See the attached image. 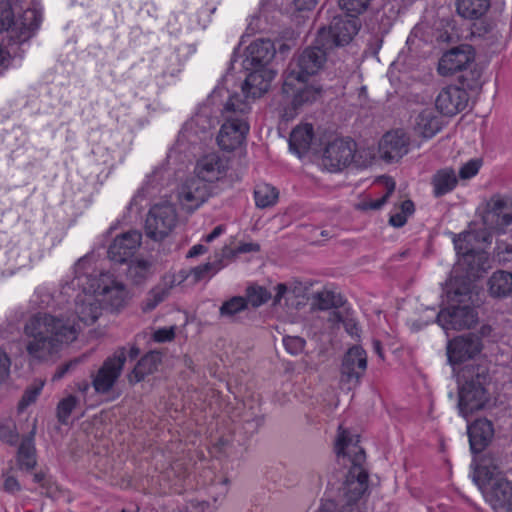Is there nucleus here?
I'll return each mask as SVG.
<instances>
[{
    "label": "nucleus",
    "instance_id": "obj_12",
    "mask_svg": "<svg viewBox=\"0 0 512 512\" xmlns=\"http://www.w3.org/2000/svg\"><path fill=\"white\" fill-rule=\"evenodd\" d=\"M367 369V354L360 346H352L344 354L340 367V382L348 389L358 386Z\"/></svg>",
    "mask_w": 512,
    "mask_h": 512
},
{
    "label": "nucleus",
    "instance_id": "obj_50",
    "mask_svg": "<svg viewBox=\"0 0 512 512\" xmlns=\"http://www.w3.org/2000/svg\"><path fill=\"white\" fill-rule=\"evenodd\" d=\"M297 289H298L297 286L292 287V286H288L287 284H284V283H279L275 287L276 293L274 295L273 305H280L282 299L285 298L286 295H289V294L296 295Z\"/></svg>",
    "mask_w": 512,
    "mask_h": 512
},
{
    "label": "nucleus",
    "instance_id": "obj_41",
    "mask_svg": "<svg viewBox=\"0 0 512 512\" xmlns=\"http://www.w3.org/2000/svg\"><path fill=\"white\" fill-rule=\"evenodd\" d=\"M78 404V399L74 395L63 398L57 405V418L62 424H67L68 419Z\"/></svg>",
    "mask_w": 512,
    "mask_h": 512
},
{
    "label": "nucleus",
    "instance_id": "obj_27",
    "mask_svg": "<svg viewBox=\"0 0 512 512\" xmlns=\"http://www.w3.org/2000/svg\"><path fill=\"white\" fill-rule=\"evenodd\" d=\"M162 355L158 351H150L145 354L128 375L130 383H138L146 376L154 373L161 363Z\"/></svg>",
    "mask_w": 512,
    "mask_h": 512
},
{
    "label": "nucleus",
    "instance_id": "obj_60",
    "mask_svg": "<svg viewBox=\"0 0 512 512\" xmlns=\"http://www.w3.org/2000/svg\"><path fill=\"white\" fill-rule=\"evenodd\" d=\"M207 252V247L202 244H196L191 247L187 253L188 258L197 257Z\"/></svg>",
    "mask_w": 512,
    "mask_h": 512
},
{
    "label": "nucleus",
    "instance_id": "obj_25",
    "mask_svg": "<svg viewBox=\"0 0 512 512\" xmlns=\"http://www.w3.org/2000/svg\"><path fill=\"white\" fill-rule=\"evenodd\" d=\"M476 240V234L474 232H463L454 238V246L457 254L461 257L459 263H469L477 261V266H472V270L483 267L487 260V255L481 250H477L473 246V242Z\"/></svg>",
    "mask_w": 512,
    "mask_h": 512
},
{
    "label": "nucleus",
    "instance_id": "obj_52",
    "mask_svg": "<svg viewBox=\"0 0 512 512\" xmlns=\"http://www.w3.org/2000/svg\"><path fill=\"white\" fill-rule=\"evenodd\" d=\"M260 250V245L257 243H242L240 244L234 251H230L227 247L223 249V254L227 255V252L229 251L233 255L236 254H242V253H249V252H258Z\"/></svg>",
    "mask_w": 512,
    "mask_h": 512
},
{
    "label": "nucleus",
    "instance_id": "obj_39",
    "mask_svg": "<svg viewBox=\"0 0 512 512\" xmlns=\"http://www.w3.org/2000/svg\"><path fill=\"white\" fill-rule=\"evenodd\" d=\"M271 297V293L266 288L253 285L247 288L246 297L244 298L247 301V305L250 304L256 308L268 302Z\"/></svg>",
    "mask_w": 512,
    "mask_h": 512
},
{
    "label": "nucleus",
    "instance_id": "obj_53",
    "mask_svg": "<svg viewBox=\"0 0 512 512\" xmlns=\"http://www.w3.org/2000/svg\"><path fill=\"white\" fill-rule=\"evenodd\" d=\"M3 478H4L3 487L6 492L14 494L21 490V485H20L19 481L14 476L4 473Z\"/></svg>",
    "mask_w": 512,
    "mask_h": 512
},
{
    "label": "nucleus",
    "instance_id": "obj_3",
    "mask_svg": "<svg viewBox=\"0 0 512 512\" xmlns=\"http://www.w3.org/2000/svg\"><path fill=\"white\" fill-rule=\"evenodd\" d=\"M252 107L248 101L234 93L225 101L221 117L223 124L217 135V143L222 150L233 151L244 142L250 126L249 117Z\"/></svg>",
    "mask_w": 512,
    "mask_h": 512
},
{
    "label": "nucleus",
    "instance_id": "obj_54",
    "mask_svg": "<svg viewBox=\"0 0 512 512\" xmlns=\"http://www.w3.org/2000/svg\"><path fill=\"white\" fill-rule=\"evenodd\" d=\"M175 336L173 328H160L153 334V339L155 342L163 343L167 341H171Z\"/></svg>",
    "mask_w": 512,
    "mask_h": 512
},
{
    "label": "nucleus",
    "instance_id": "obj_37",
    "mask_svg": "<svg viewBox=\"0 0 512 512\" xmlns=\"http://www.w3.org/2000/svg\"><path fill=\"white\" fill-rule=\"evenodd\" d=\"M313 305L318 310L337 309L343 305V299L339 294L325 290L316 293Z\"/></svg>",
    "mask_w": 512,
    "mask_h": 512
},
{
    "label": "nucleus",
    "instance_id": "obj_15",
    "mask_svg": "<svg viewBox=\"0 0 512 512\" xmlns=\"http://www.w3.org/2000/svg\"><path fill=\"white\" fill-rule=\"evenodd\" d=\"M248 71L250 72L241 86L239 95L242 100L251 104L269 90L275 73L269 68H251Z\"/></svg>",
    "mask_w": 512,
    "mask_h": 512
},
{
    "label": "nucleus",
    "instance_id": "obj_22",
    "mask_svg": "<svg viewBox=\"0 0 512 512\" xmlns=\"http://www.w3.org/2000/svg\"><path fill=\"white\" fill-rule=\"evenodd\" d=\"M42 20L41 13L36 9H26L15 21L10 30V41L21 44L28 41L39 28Z\"/></svg>",
    "mask_w": 512,
    "mask_h": 512
},
{
    "label": "nucleus",
    "instance_id": "obj_7",
    "mask_svg": "<svg viewBox=\"0 0 512 512\" xmlns=\"http://www.w3.org/2000/svg\"><path fill=\"white\" fill-rule=\"evenodd\" d=\"M326 47L321 44L305 48L295 56L289 63L285 72L283 92L288 93L289 89L297 84L306 82L310 76L317 74L327 61Z\"/></svg>",
    "mask_w": 512,
    "mask_h": 512
},
{
    "label": "nucleus",
    "instance_id": "obj_34",
    "mask_svg": "<svg viewBox=\"0 0 512 512\" xmlns=\"http://www.w3.org/2000/svg\"><path fill=\"white\" fill-rule=\"evenodd\" d=\"M488 8V0H457V12L466 19H479Z\"/></svg>",
    "mask_w": 512,
    "mask_h": 512
},
{
    "label": "nucleus",
    "instance_id": "obj_29",
    "mask_svg": "<svg viewBox=\"0 0 512 512\" xmlns=\"http://www.w3.org/2000/svg\"><path fill=\"white\" fill-rule=\"evenodd\" d=\"M458 178L452 168H442L436 171L431 178L433 194L435 197H442L455 189Z\"/></svg>",
    "mask_w": 512,
    "mask_h": 512
},
{
    "label": "nucleus",
    "instance_id": "obj_61",
    "mask_svg": "<svg viewBox=\"0 0 512 512\" xmlns=\"http://www.w3.org/2000/svg\"><path fill=\"white\" fill-rule=\"evenodd\" d=\"M401 213L408 217L412 215L415 211L414 203L411 200H405L400 205Z\"/></svg>",
    "mask_w": 512,
    "mask_h": 512
},
{
    "label": "nucleus",
    "instance_id": "obj_51",
    "mask_svg": "<svg viewBox=\"0 0 512 512\" xmlns=\"http://www.w3.org/2000/svg\"><path fill=\"white\" fill-rule=\"evenodd\" d=\"M42 389V386L34 387L31 389H28L25 391L20 403L19 407L20 409H23L30 405L31 403L35 402L37 396L40 394V391Z\"/></svg>",
    "mask_w": 512,
    "mask_h": 512
},
{
    "label": "nucleus",
    "instance_id": "obj_49",
    "mask_svg": "<svg viewBox=\"0 0 512 512\" xmlns=\"http://www.w3.org/2000/svg\"><path fill=\"white\" fill-rule=\"evenodd\" d=\"M14 428V424L10 421L0 422V440L9 444H14L17 437L14 432Z\"/></svg>",
    "mask_w": 512,
    "mask_h": 512
},
{
    "label": "nucleus",
    "instance_id": "obj_8",
    "mask_svg": "<svg viewBox=\"0 0 512 512\" xmlns=\"http://www.w3.org/2000/svg\"><path fill=\"white\" fill-rule=\"evenodd\" d=\"M83 276L86 282H81L85 289L95 292L103 308L119 311L124 308L129 300V293L125 284L109 273H101L91 277L87 270Z\"/></svg>",
    "mask_w": 512,
    "mask_h": 512
},
{
    "label": "nucleus",
    "instance_id": "obj_18",
    "mask_svg": "<svg viewBox=\"0 0 512 512\" xmlns=\"http://www.w3.org/2000/svg\"><path fill=\"white\" fill-rule=\"evenodd\" d=\"M469 96L464 88L449 85L439 92L435 105L437 110L446 116H454L463 111L468 104Z\"/></svg>",
    "mask_w": 512,
    "mask_h": 512
},
{
    "label": "nucleus",
    "instance_id": "obj_33",
    "mask_svg": "<svg viewBox=\"0 0 512 512\" xmlns=\"http://www.w3.org/2000/svg\"><path fill=\"white\" fill-rule=\"evenodd\" d=\"M17 463L20 469L32 470L36 464V449L33 435L25 437L18 449Z\"/></svg>",
    "mask_w": 512,
    "mask_h": 512
},
{
    "label": "nucleus",
    "instance_id": "obj_36",
    "mask_svg": "<svg viewBox=\"0 0 512 512\" xmlns=\"http://www.w3.org/2000/svg\"><path fill=\"white\" fill-rule=\"evenodd\" d=\"M254 198L256 206L264 209L273 206L277 202L278 191L273 186L262 183L256 186Z\"/></svg>",
    "mask_w": 512,
    "mask_h": 512
},
{
    "label": "nucleus",
    "instance_id": "obj_55",
    "mask_svg": "<svg viewBox=\"0 0 512 512\" xmlns=\"http://www.w3.org/2000/svg\"><path fill=\"white\" fill-rule=\"evenodd\" d=\"M10 359L7 354L0 349V382L9 374Z\"/></svg>",
    "mask_w": 512,
    "mask_h": 512
},
{
    "label": "nucleus",
    "instance_id": "obj_57",
    "mask_svg": "<svg viewBox=\"0 0 512 512\" xmlns=\"http://www.w3.org/2000/svg\"><path fill=\"white\" fill-rule=\"evenodd\" d=\"M319 0H293L296 11L312 10Z\"/></svg>",
    "mask_w": 512,
    "mask_h": 512
},
{
    "label": "nucleus",
    "instance_id": "obj_63",
    "mask_svg": "<svg viewBox=\"0 0 512 512\" xmlns=\"http://www.w3.org/2000/svg\"><path fill=\"white\" fill-rule=\"evenodd\" d=\"M224 231V227L222 225L216 226L211 233L205 236V241L210 243L217 237H219Z\"/></svg>",
    "mask_w": 512,
    "mask_h": 512
},
{
    "label": "nucleus",
    "instance_id": "obj_1",
    "mask_svg": "<svg viewBox=\"0 0 512 512\" xmlns=\"http://www.w3.org/2000/svg\"><path fill=\"white\" fill-rule=\"evenodd\" d=\"M90 260L83 257L75 264L77 286L82 288L75 299L73 312H38L25 323V350L33 361L47 362L54 358L64 346L77 340L82 325H91L102 314L103 307L95 292L85 289L83 273L88 270Z\"/></svg>",
    "mask_w": 512,
    "mask_h": 512
},
{
    "label": "nucleus",
    "instance_id": "obj_11",
    "mask_svg": "<svg viewBox=\"0 0 512 512\" xmlns=\"http://www.w3.org/2000/svg\"><path fill=\"white\" fill-rule=\"evenodd\" d=\"M359 28L358 18L334 17L328 28L319 29L316 42L326 48L344 46L353 39Z\"/></svg>",
    "mask_w": 512,
    "mask_h": 512
},
{
    "label": "nucleus",
    "instance_id": "obj_28",
    "mask_svg": "<svg viewBox=\"0 0 512 512\" xmlns=\"http://www.w3.org/2000/svg\"><path fill=\"white\" fill-rule=\"evenodd\" d=\"M291 93H293V109L298 110L304 106L311 105L316 102L321 97L322 89L321 87L315 85H307L306 82H303L289 89V92L286 94L290 95Z\"/></svg>",
    "mask_w": 512,
    "mask_h": 512
},
{
    "label": "nucleus",
    "instance_id": "obj_59",
    "mask_svg": "<svg viewBox=\"0 0 512 512\" xmlns=\"http://www.w3.org/2000/svg\"><path fill=\"white\" fill-rule=\"evenodd\" d=\"M406 222H407V217H405V215H403L401 212L395 213V214L391 215L389 218V223L392 226L397 227V228L404 226L406 224Z\"/></svg>",
    "mask_w": 512,
    "mask_h": 512
},
{
    "label": "nucleus",
    "instance_id": "obj_45",
    "mask_svg": "<svg viewBox=\"0 0 512 512\" xmlns=\"http://www.w3.org/2000/svg\"><path fill=\"white\" fill-rule=\"evenodd\" d=\"M386 193L377 200H366L358 205V208L361 210H378L380 209L388 200L390 195L393 193L395 189V182L392 179L386 180Z\"/></svg>",
    "mask_w": 512,
    "mask_h": 512
},
{
    "label": "nucleus",
    "instance_id": "obj_30",
    "mask_svg": "<svg viewBox=\"0 0 512 512\" xmlns=\"http://www.w3.org/2000/svg\"><path fill=\"white\" fill-rule=\"evenodd\" d=\"M313 136L314 131L311 124H304L294 128L289 138L290 150L298 156L306 153L310 148Z\"/></svg>",
    "mask_w": 512,
    "mask_h": 512
},
{
    "label": "nucleus",
    "instance_id": "obj_6",
    "mask_svg": "<svg viewBox=\"0 0 512 512\" xmlns=\"http://www.w3.org/2000/svg\"><path fill=\"white\" fill-rule=\"evenodd\" d=\"M476 482L495 512H512V483L496 467H481Z\"/></svg>",
    "mask_w": 512,
    "mask_h": 512
},
{
    "label": "nucleus",
    "instance_id": "obj_42",
    "mask_svg": "<svg viewBox=\"0 0 512 512\" xmlns=\"http://www.w3.org/2000/svg\"><path fill=\"white\" fill-rule=\"evenodd\" d=\"M223 267L221 260L215 262H208L197 267H194L190 275L194 281L198 282L206 277H211L216 274Z\"/></svg>",
    "mask_w": 512,
    "mask_h": 512
},
{
    "label": "nucleus",
    "instance_id": "obj_24",
    "mask_svg": "<svg viewBox=\"0 0 512 512\" xmlns=\"http://www.w3.org/2000/svg\"><path fill=\"white\" fill-rule=\"evenodd\" d=\"M472 60L470 46L455 47L440 58L437 70L442 76H450L465 69Z\"/></svg>",
    "mask_w": 512,
    "mask_h": 512
},
{
    "label": "nucleus",
    "instance_id": "obj_17",
    "mask_svg": "<svg viewBox=\"0 0 512 512\" xmlns=\"http://www.w3.org/2000/svg\"><path fill=\"white\" fill-rule=\"evenodd\" d=\"M228 161L217 153H209L197 160L194 174L210 185L221 181L228 171Z\"/></svg>",
    "mask_w": 512,
    "mask_h": 512
},
{
    "label": "nucleus",
    "instance_id": "obj_4",
    "mask_svg": "<svg viewBox=\"0 0 512 512\" xmlns=\"http://www.w3.org/2000/svg\"><path fill=\"white\" fill-rule=\"evenodd\" d=\"M489 374L486 367L466 365L459 374L458 408L460 414L467 418L475 411L481 410L489 401L486 385Z\"/></svg>",
    "mask_w": 512,
    "mask_h": 512
},
{
    "label": "nucleus",
    "instance_id": "obj_35",
    "mask_svg": "<svg viewBox=\"0 0 512 512\" xmlns=\"http://www.w3.org/2000/svg\"><path fill=\"white\" fill-rule=\"evenodd\" d=\"M328 321L332 324L342 323L345 331L352 338L358 339L360 337L361 329L355 319L350 316L348 309L331 311Z\"/></svg>",
    "mask_w": 512,
    "mask_h": 512
},
{
    "label": "nucleus",
    "instance_id": "obj_16",
    "mask_svg": "<svg viewBox=\"0 0 512 512\" xmlns=\"http://www.w3.org/2000/svg\"><path fill=\"white\" fill-rule=\"evenodd\" d=\"M482 350L481 338L473 333L450 340L447 345L448 360L452 364L473 358Z\"/></svg>",
    "mask_w": 512,
    "mask_h": 512
},
{
    "label": "nucleus",
    "instance_id": "obj_10",
    "mask_svg": "<svg viewBox=\"0 0 512 512\" xmlns=\"http://www.w3.org/2000/svg\"><path fill=\"white\" fill-rule=\"evenodd\" d=\"M126 358V349L119 348L104 360L96 372L90 375L91 385L97 394L106 395L113 390L122 374Z\"/></svg>",
    "mask_w": 512,
    "mask_h": 512
},
{
    "label": "nucleus",
    "instance_id": "obj_58",
    "mask_svg": "<svg viewBox=\"0 0 512 512\" xmlns=\"http://www.w3.org/2000/svg\"><path fill=\"white\" fill-rule=\"evenodd\" d=\"M487 262H488V259L486 260L485 264H483V267H481L479 269H475V271L472 270L471 268H472V266H477V261H472L471 264H469V263H462V262H460L459 264L467 266L466 273H467L468 277H479L480 273L485 272L486 266H487Z\"/></svg>",
    "mask_w": 512,
    "mask_h": 512
},
{
    "label": "nucleus",
    "instance_id": "obj_62",
    "mask_svg": "<svg viewBox=\"0 0 512 512\" xmlns=\"http://www.w3.org/2000/svg\"><path fill=\"white\" fill-rule=\"evenodd\" d=\"M9 61V52H6L0 47V73L8 67Z\"/></svg>",
    "mask_w": 512,
    "mask_h": 512
},
{
    "label": "nucleus",
    "instance_id": "obj_20",
    "mask_svg": "<svg viewBox=\"0 0 512 512\" xmlns=\"http://www.w3.org/2000/svg\"><path fill=\"white\" fill-rule=\"evenodd\" d=\"M142 234L132 230L117 236L108 249V257L115 263H125L141 245Z\"/></svg>",
    "mask_w": 512,
    "mask_h": 512
},
{
    "label": "nucleus",
    "instance_id": "obj_40",
    "mask_svg": "<svg viewBox=\"0 0 512 512\" xmlns=\"http://www.w3.org/2000/svg\"><path fill=\"white\" fill-rule=\"evenodd\" d=\"M169 291H170V288L167 286H158V287L153 288L149 292V294L144 302L143 310L144 311L153 310L158 304H160L167 298V296L169 295Z\"/></svg>",
    "mask_w": 512,
    "mask_h": 512
},
{
    "label": "nucleus",
    "instance_id": "obj_44",
    "mask_svg": "<svg viewBox=\"0 0 512 512\" xmlns=\"http://www.w3.org/2000/svg\"><path fill=\"white\" fill-rule=\"evenodd\" d=\"M151 266V262L147 260L140 259L132 261L129 264L128 274L135 280V282L139 283L146 279L150 274Z\"/></svg>",
    "mask_w": 512,
    "mask_h": 512
},
{
    "label": "nucleus",
    "instance_id": "obj_5",
    "mask_svg": "<svg viewBox=\"0 0 512 512\" xmlns=\"http://www.w3.org/2000/svg\"><path fill=\"white\" fill-rule=\"evenodd\" d=\"M449 306L437 315L438 324L445 330L470 329L477 323L478 315L469 301L470 288L467 284L447 291Z\"/></svg>",
    "mask_w": 512,
    "mask_h": 512
},
{
    "label": "nucleus",
    "instance_id": "obj_2",
    "mask_svg": "<svg viewBox=\"0 0 512 512\" xmlns=\"http://www.w3.org/2000/svg\"><path fill=\"white\" fill-rule=\"evenodd\" d=\"M359 435L352 434L339 426L334 450L337 461L349 465L340 492V509L338 512H362L361 500L368 491V471L365 467L366 454L359 445Z\"/></svg>",
    "mask_w": 512,
    "mask_h": 512
},
{
    "label": "nucleus",
    "instance_id": "obj_48",
    "mask_svg": "<svg viewBox=\"0 0 512 512\" xmlns=\"http://www.w3.org/2000/svg\"><path fill=\"white\" fill-rule=\"evenodd\" d=\"M481 160L479 159H471L467 163H465L459 170V176L462 179H469L475 176L480 167H481Z\"/></svg>",
    "mask_w": 512,
    "mask_h": 512
},
{
    "label": "nucleus",
    "instance_id": "obj_31",
    "mask_svg": "<svg viewBox=\"0 0 512 512\" xmlns=\"http://www.w3.org/2000/svg\"><path fill=\"white\" fill-rule=\"evenodd\" d=\"M415 130L424 138H431L441 130V120L432 109H424L416 118Z\"/></svg>",
    "mask_w": 512,
    "mask_h": 512
},
{
    "label": "nucleus",
    "instance_id": "obj_23",
    "mask_svg": "<svg viewBox=\"0 0 512 512\" xmlns=\"http://www.w3.org/2000/svg\"><path fill=\"white\" fill-rule=\"evenodd\" d=\"M275 52V47L270 40H256L248 46L242 66L245 70L268 68L267 65L274 58Z\"/></svg>",
    "mask_w": 512,
    "mask_h": 512
},
{
    "label": "nucleus",
    "instance_id": "obj_46",
    "mask_svg": "<svg viewBox=\"0 0 512 512\" xmlns=\"http://www.w3.org/2000/svg\"><path fill=\"white\" fill-rule=\"evenodd\" d=\"M283 344L288 353L298 355L304 350L306 341L299 336H286L283 338Z\"/></svg>",
    "mask_w": 512,
    "mask_h": 512
},
{
    "label": "nucleus",
    "instance_id": "obj_21",
    "mask_svg": "<svg viewBox=\"0 0 512 512\" xmlns=\"http://www.w3.org/2000/svg\"><path fill=\"white\" fill-rule=\"evenodd\" d=\"M483 221L489 229L504 231L512 224V204L501 198L491 199Z\"/></svg>",
    "mask_w": 512,
    "mask_h": 512
},
{
    "label": "nucleus",
    "instance_id": "obj_26",
    "mask_svg": "<svg viewBox=\"0 0 512 512\" xmlns=\"http://www.w3.org/2000/svg\"><path fill=\"white\" fill-rule=\"evenodd\" d=\"M494 435L493 424L483 418L477 419L468 426L470 449L473 453L482 452L490 443Z\"/></svg>",
    "mask_w": 512,
    "mask_h": 512
},
{
    "label": "nucleus",
    "instance_id": "obj_47",
    "mask_svg": "<svg viewBox=\"0 0 512 512\" xmlns=\"http://www.w3.org/2000/svg\"><path fill=\"white\" fill-rule=\"evenodd\" d=\"M14 23L13 11L9 4L6 3L0 11V32L7 30L10 33V30L14 27Z\"/></svg>",
    "mask_w": 512,
    "mask_h": 512
},
{
    "label": "nucleus",
    "instance_id": "obj_14",
    "mask_svg": "<svg viewBox=\"0 0 512 512\" xmlns=\"http://www.w3.org/2000/svg\"><path fill=\"white\" fill-rule=\"evenodd\" d=\"M211 196V186L197 176L186 179L178 191V200L187 211H194Z\"/></svg>",
    "mask_w": 512,
    "mask_h": 512
},
{
    "label": "nucleus",
    "instance_id": "obj_32",
    "mask_svg": "<svg viewBox=\"0 0 512 512\" xmlns=\"http://www.w3.org/2000/svg\"><path fill=\"white\" fill-rule=\"evenodd\" d=\"M489 292L492 297L505 298L512 293V273L498 270L488 280Z\"/></svg>",
    "mask_w": 512,
    "mask_h": 512
},
{
    "label": "nucleus",
    "instance_id": "obj_13",
    "mask_svg": "<svg viewBox=\"0 0 512 512\" xmlns=\"http://www.w3.org/2000/svg\"><path fill=\"white\" fill-rule=\"evenodd\" d=\"M355 150L356 143L354 141L336 139L326 146L322 164L330 172L340 171L352 163Z\"/></svg>",
    "mask_w": 512,
    "mask_h": 512
},
{
    "label": "nucleus",
    "instance_id": "obj_38",
    "mask_svg": "<svg viewBox=\"0 0 512 512\" xmlns=\"http://www.w3.org/2000/svg\"><path fill=\"white\" fill-rule=\"evenodd\" d=\"M247 301L244 297L234 296L223 302L219 308L221 317L233 319L237 314L247 309Z\"/></svg>",
    "mask_w": 512,
    "mask_h": 512
},
{
    "label": "nucleus",
    "instance_id": "obj_19",
    "mask_svg": "<svg viewBox=\"0 0 512 512\" xmlns=\"http://www.w3.org/2000/svg\"><path fill=\"white\" fill-rule=\"evenodd\" d=\"M409 137L401 129L387 132L379 142L380 157L386 162H394L408 153Z\"/></svg>",
    "mask_w": 512,
    "mask_h": 512
},
{
    "label": "nucleus",
    "instance_id": "obj_43",
    "mask_svg": "<svg viewBox=\"0 0 512 512\" xmlns=\"http://www.w3.org/2000/svg\"><path fill=\"white\" fill-rule=\"evenodd\" d=\"M370 2L371 0H339V6L349 17L357 18L367 10Z\"/></svg>",
    "mask_w": 512,
    "mask_h": 512
},
{
    "label": "nucleus",
    "instance_id": "obj_64",
    "mask_svg": "<svg viewBox=\"0 0 512 512\" xmlns=\"http://www.w3.org/2000/svg\"><path fill=\"white\" fill-rule=\"evenodd\" d=\"M335 510L336 504L331 500H327L321 503L320 507L316 512H335Z\"/></svg>",
    "mask_w": 512,
    "mask_h": 512
},
{
    "label": "nucleus",
    "instance_id": "obj_56",
    "mask_svg": "<svg viewBox=\"0 0 512 512\" xmlns=\"http://www.w3.org/2000/svg\"><path fill=\"white\" fill-rule=\"evenodd\" d=\"M78 364L77 360L70 361L68 363H65L64 365L60 366L56 372L54 373L52 380L57 381L60 380L65 376V374L73 367H75Z\"/></svg>",
    "mask_w": 512,
    "mask_h": 512
},
{
    "label": "nucleus",
    "instance_id": "obj_9",
    "mask_svg": "<svg viewBox=\"0 0 512 512\" xmlns=\"http://www.w3.org/2000/svg\"><path fill=\"white\" fill-rule=\"evenodd\" d=\"M178 215L176 208L169 202L154 204L146 216L145 234L154 241L166 238L176 227Z\"/></svg>",
    "mask_w": 512,
    "mask_h": 512
}]
</instances>
